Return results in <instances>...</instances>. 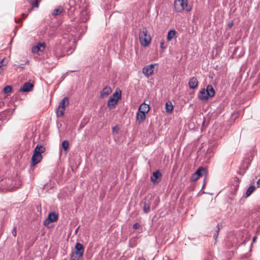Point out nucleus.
Here are the masks:
<instances>
[{
    "mask_svg": "<svg viewBox=\"0 0 260 260\" xmlns=\"http://www.w3.org/2000/svg\"><path fill=\"white\" fill-rule=\"evenodd\" d=\"M215 95V90L211 85H208L207 88L202 89L199 93L198 97L202 101H207L209 98H212Z\"/></svg>",
    "mask_w": 260,
    "mask_h": 260,
    "instance_id": "nucleus-1",
    "label": "nucleus"
},
{
    "mask_svg": "<svg viewBox=\"0 0 260 260\" xmlns=\"http://www.w3.org/2000/svg\"><path fill=\"white\" fill-rule=\"evenodd\" d=\"M84 251L83 245L78 242L75 246V251H73L71 254V260H81Z\"/></svg>",
    "mask_w": 260,
    "mask_h": 260,
    "instance_id": "nucleus-2",
    "label": "nucleus"
},
{
    "mask_svg": "<svg viewBox=\"0 0 260 260\" xmlns=\"http://www.w3.org/2000/svg\"><path fill=\"white\" fill-rule=\"evenodd\" d=\"M174 8L177 12L183 11L189 12L191 10L190 6L188 5V0H176L174 2Z\"/></svg>",
    "mask_w": 260,
    "mask_h": 260,
    "instance_id": "nucleus-3",
    "label": "nucleus"
},
{
    "mask_svg": "<svg viewBox=\"0 0 260 260\" xmlns=\"http://www.w3.org/2000/svg\"><path fill=\"white\" fill-rule=\"evenodd\" d=\"M139 36L140 43L143 47L147 46L150 43L151 38L150 35L148 34L147 29L146 27H143L140 29Z\"/></svg>",
    "mask_w": 260,
    "mask_h": 260,
    "instance_id": "nucleus-4",
    "label": "nucleus"
},
{
    "mask_svg": "<svg viewBox=\"0 0 260 260\" xmlns=\"http://www.w3.org/2000/svg\"><path fill=\"white\" fill-rule=\"evenodd\" d=\"M121 91L120 90H116L115 92L110 97L108 103L107 107L109 109L114 108L117 105L118 101L121 99Z\"/></svg>",
    "mask_w": 260,
    "mask_h": 260,
    "instance_id": "nucleus-5",
    "label": "nucleus"
},
{
    "mask_svg": "<svg viewBox=\"0 0 260 260\" xmlns=\"http://www.w3.org/2000/svg\"><path fill=\"white\" fill-rule=\"evenodd\" d=\"M1 182L2 185H4V189H6L7 190H11L13 189V188L17 187V186L14 185L13 181L10 178L2 179Z\"/></svg>",
    "mask_w": 260,
    "mask_h": 260,
    "instance_id": "nucleus-6",
    "label": "nucleus"
},
{
    "mask_svg": "<svg viewBox=\"0 0 260 260\" xmlns=\"http://www.w3.org/2000/svg\"><path fill=\"white\" fill-rule=\"evenodd\" d=\"M157 66V64H151L148 66L144 67L143 69V73L147 77H149L151 76L154 71L155 67Z\"/></svg>",
    "mask_w": 260,
    "mask_h": 260,
    "instance_id": "nucleus-7",
    "label": "nucleus"
},
{
    "mask_svg": "<svg viewBox=\"0 0 260 260\" xmlns=\"http://www.w3.org/2000/svg\"><path fill=\"white\" fill-rule=\"evenodd\" d=\"M58 219V215L55 212H51L49 213L48 218L44 221V225L56 221Z\"/></svg>",
    "mask_w": 260,
    "mask_h": 260,
    "instance_id": "nucleus-8",
    "label": "nucleus"
},
{
    "mask_svg": "<svg viewBox=\"0 0 260 260\" xmlns=\"http://www.w3.org/2000/svg\"><path fill=\"white\" fill-rule=\"evenodd\" d=\"M43 156L42 155H40L34 152V154L31 157V165L32 166H35L38 163H39L42 159Z\"/></svg>",
    "mask_w": 260,
    "mask_h": 260,
    "instance_id": "nucleus-9",
    "label": "nucleus"
},
{
    "mask_svg": "<svg viewBox=\"0 0 260 260\" xmlns=\"http://www.w3.org/2000/svg\"><path fill=\"white\" fill-rule=\"evenodd\" d=\"M34 85L29 82L25 83L21 88L19 89L20 91L29 92L33 89Z\"/></svg>",
    "mask_w": 260,
    "mask_h": 260,
    "instance_id": "nucleus-10",
    "label": "nucleus"
},
{
    "mask_svg": "<svg viewBox=\"0 0 260 260\" xmlns=\"http://www.w3.org/2000/svg\"><path fill=\"white\" fill-rule=\"evenodd\" d=\"M112 92L111 88L109 86H105L101 91H100V97L101 98H105L109 94H110Z\"/></svg>",
    "mask_w": 260,
    "mask_h": 260,
    "instance_id": "nucleus-11",
    "label": "nucleus"
},
{
    "mask_svg": "<svg viewBox=\"0 0 260 260\" xmlns=\"http://www.w3.org/2000/svg\"><path fill=\"white\" fill-rule=\"evenodd\" d=\"M188 85L191 89H194L198 85V81L196 77H192L189 79Z\"/></svg>",
    "mask_w": 260,
    "mask_h": 260,
    "instance_id": "nucleus-12",
    "label": "nucleus"
},
{
    "mask_svg": "<svg viewBox=\"0 0 260 260\" xmlns=\"http://www.w3.org/2000/svg\"><path fill=\"white\" fill-rule=\"evenodd\" d=\"M146 119V113L138 111L137 113L136 120L139 123H141Z\"/></svg>",
    "mask_w": 260,
    "mask_h": 260,
    "instance_id": "nucleus-13",
    "label": "nucleus"
},
{
    "mask_svg": "<svg viewBox=\"0 0 260 260\" xmlns=\"http://www.w3.org/2000/svg\"><path fill=\"white\" fill-rule=\"evenodd\" d=\"M150 110L149 105L145 104L142 103L139 107L138 111L140 112H142L145 113L146 114L148 113Z\"/></svg>",
    "mask_w": 260,
    "mask_h": 260,
    "instance_id": "nucleus-14",
    "label": "nucleus"
},
{
    "mask_svg": "<svg viewBox=\"0 0 260 260\" xmlns=\"http://www.w3.org/2000/svg\"><path fill=\"white\" fill-rule=\"evenodd\" d=\"M45 151V148L42 145L38 144L36 147L34 152L40 155H42Z\"/></svg>",
    "mask_w": 260,
    "mask_h": 260,
    "instance_id": "nucleus-15",
    "label": "nucleus"
},
{
    "mask_svg": "<svg viewBox=\"0 0 260 260\" xmlns=\"http://www.w3.org/2000/svg\"><path fill=\"white\" fill-rule=\"evenodd\" d=\"M161 174L159 171H156L153 173L152 176L151 177V181L153 183L157 182V179L161 177Z\"/></svg>",
    "mask_w": 260,
    "mask_h": 260,
    "instance_id": "nucleus-16",
    "label": "nucleus"
},
{
    "mask_svg": "<svg viewBox=\"0 0 260 260\" xmlns=\"http://www.w3.org/2000/svg\"><path fill=\"white\" fill-rule=\"evenodd\" d=\"M8 63V60L4 57L0 61V74H2L4 70L6 69V67Z\"/></svg>",
    "mask_w": 260,
    "mask_h": 260,
    "instance_id": "nucleus-17",
    "label": "nucleus"
},
{
    "mask_svg": "<svg viewBox=\"0 0 260 260\" xmlns=\"http://www.w3.org/2000/svg\"><path fill=\"white\" fill-rule=\"evenodd\" d=\"M143 210L144 213H148L150 210V204L149 202H147L146 201L142 202Z\"/></svg>",
    "mask_w": 260,
    "mask_h": 260,
    "instance_id": "nucleus-18",
    "label": "nucleus"
},
{
    "mask_svg": "<svg viewBox=\"0 0 260 260\" xmlns=\"http://www.w3.org/2000/svg\"><path fill=\"white\" fill-rule=\"evenodd\" d=\"M69 98L68 97H65L59 103L58 107L65 108L66 104V106H68L69 105Z\"/></svg>",
    "mask_w": 260,
    "mask_h": 260,
    "instance_id": "nucleus-19",
    "label": "nucleus"
},
{
    "mask_svg": "<svg viewBox=\"0 0 260 260\" xmlns=\"http://www.w3.org/2000/svg\"><path fill=\"white\" fill-rule=\"evenodd\" d=\"M173 110V106L170 101L166 103V110L167 113H170Z\"/></svg>",
    "mask_w": 260,
    "mask_h": 260,
    "instance_id": "nucleus-20",
    "label": "nucleus"
},
{
    "mask_svg": "<svg viewBox=\"0 0 260 260\" xmlns=\"http://www.w3.org/2000/svg\"><path fill=\"white\" fill-rule=\"evenodd\" d=\"M176 34V31L175 30H171L169 31L167 35V40L168 41L172 40L175 36Z\"/></svg>",
    "mask_w": 260,
    "mask_h": 260,
    "instance_id": "nucleus-21",
    "label": "nucleus"
},
{
    "mask_svg": "<svg viewBox=\"0 0 260 260\" xmlns=\"http://www.w3.org/2000/svg\"><path fill=\"white\" fill-rule=\"evenodd\" d=\"M62 11H63L62 7L59 6L53 10V11L52 12V14L54 16H57V15H59L60 14H61V13L62 12Z\"/></svg>",
    "mask_w": 260,
    "mask_h": 260,
    "instance_id": "nucleus-22",
    "label": "nucleus"
},
{
    "mask_svg": "<svg viewBox=\"0 0 260 260\" xmlns=\"http://www.w3.org/2000/svg\"><path fill=\"white\" fill-rule=\"evenodd\" d=\"M41 47L45 49L46 47V44L44 42H40L36 45L34 46L31 49H40Z\"/></svg>",
    "mask_w": 260,
    "mask_h": 260,
    "instance_id": "nucleus-23",
    "label": "nucleus"
},
{
    "mask_svg": "<svg viewBox=\"0 0 260 260\" xmlns=\"http://www.w3.org/2000/svg\"><path fill=\"white\" fill-rule=\"evenodd\" d=\"M65 111V108H60L58 107L56 111V114L57 116H62Z\"/></svg>",
    "mask_w": 260,
    "mask_h": 260,
    "instance_id": "nucleus-24",
    "label": "nucleus"
},
{
    "mask_svg": "<svg viewBox=\"0 0 260 260\" xmlns=\"http://www.w3.org/2000/svg\"><path fill=\"white\" fill-rule=\"evenodd\" d=\"M205 172V169L201 167H199L195 173L198 176V177L200 178L202 176L203 172Z\"/></svg>",
    "mask_w": 260,
    "mask_h": 260,
    "instance_id": "nucleus-25",
    "label": "nucleus"
},
{
    "mask_svg": "<svg viewBox=\"0 0 260 260\" xmlns=\"http://www.w3.org/2000/svg\"><path fill=\"white\" fill-rule=\"evenodd\" d=\"M12 87L11 86L7 85L3 89V92L5 94H8L12 92Z\"/></svg>",
    "mask_w": 260,
    "mask_h": 260,
    "instance_id": "nucleus-26",
    "label": "nucleus"
},
{
    "mask_svg": "<svg viewBox=\"0 0 260 260\" xmlns=\"http://www.w3.org/2000/svg\"><path fill=\"white\" fill-rule=\"evenodd\" d=\"M28 3L34 7L38 8L39 7V2L38 0H27Z\"/></svg>",
    "mask_w": 260,
    "mask_h": 260,
    "instance_id": "nucleus-27",
    "label": "nucleus"
},
{
    "mask_svg": "<svg viewBox=\"0 0 260 260\" xmlns=\"http://www.w3.org/2000/svg\"><path fill=\"white\" fill-rule=\"evenodd\" d=\"M255 187L254 186H250L246 190V194L247 196H250L251 193L254 190Z\"/></svg>",
    "mask_w": 260,
    "mask_h": 260,
    "instance_id": "nucleus-28",
    "label": "nucleus"
},
{
    "mask_svg": "<svg viewBox=\"0 0 260 260\" xmlns=\"http://www.w3.org/2000/svg\"><path fill=\"white\" fill-rule=\"evenodd\" d=\"M69 147V143L67 140H64L62 143V147L65 150L67 151Z\"/></svg>",
    "mask_w": 260,
    "mask_h": 260,
    "instance_id": "nucleus-29",
    "label": "nucleus"
},
{
    "mask_svg": "<svg viewBox=\"0 0 260 260\" xmlns=\"http://www.w3.org/2000/svg\"><path fill=\"white\" fill-rule=\"evenodd\" d=\"M84 15H86V16L85 17H84V18H81V21H84V22L87 21L88 19V18H89V16L87 15V12L86 11H84L82 12L81 15L83 16Z\"/></svg>",
    "mask_w": 260,
    "mask_h": 260,
    "instance_id": "nucleus-30",
    "label": "nucleus"
},
{
    "mask_svg": "<svg viewBox=\"0 0 260 260\" xmlns=\"http://www.w3.org/2000/svg\"><path fill=\"white\" fill-rule=\"evenodd\" d=\"M217 230L215 232V233L214 234V236H214V238L215 239V240H216V239H217V238L218 237V235L219 231L220 230L219 223L217 224Z\"/></svg>",
    "mask_w": 260,
    "mask_h": 260,
    "instance_id": "nucleus-31",
    "label": "nucleus"
},
{
    "mask_svg": "<svg viewBox=\"0 0 260 260\" xmlns=\"http://www.w3.org/2000/svg\"><path fill=\"white\" fill-rule=\"evenodd\" d=\"M199 178V177H198V176L196 174V173H194V174H192L191 177V180L192 181H196Z\"/></svg>",
    "mask_w": 260,
    "mask_h": 260,
    "instance_id": "nucleus-32",
    "label": "nucleus"
},
{
    "mask_svg": "<svg viewBox=\"0 0 260 260\" xmlns=\"http://www.w3.org/2000/svg\"><path fill=\"white\" fill-rule=\"evenodd\" d=\"M119 130V129L117 125H115L112 128L113 132L116 133V134L118 133Z\"/></svg>",
    "mask_w": 260,
    "mask_h": 260,
    "instance_id": "nucleus-33",
    "label": "nucleus"
},
{
    "mask_svg": "<svg viewBox=\"0 0 260 260\" xmlns=\"http://www.w3.org/2000/svg\"><path fill=\"white\" fill-rule=\"evenodd\" d=\"M31 51H32V53L34 54H35L37 53H39V54H40V53L43 52V50H31Z\"/></svg>",
    "mask_w": 260,
    "mask_h": 260,
    "instance_id": "nucleus-34",
    "label": "nucleus"
},
{
    "mask_svg": "<svg viewBox=\"0 0 260 260\" xmlns=\"http://www.w3.org/2000/svg\"><path fill=\"white\" fill-rule=\"evenodd\" d=\"M140 225L138 223H136L134 224L133 226V228L135 230L139 229L140 228Z\"/></svg>",
    "mask_w": 260,
    "mask_h": 260,
    "instance_id": "nucleus-35",
    "label": "nucleus"
},
{
    "mask_svg": "<svg viewBox=\"0 0 260 260\" xmlns=\"http://www.w3.org/2000/svg\"><path fill=\"white\" fill-rule=\"evenodd\" d=\"M234 25V23L233 22H230L228 24V26L229 28H231Z\"/></svg>",
    "mask_w": 260,
    "mask_h": 260,
    "instance_id": "nucleus-36",
    "label": "nucleus"
},
{
    "mask_svg": "<svg viewBox=\"0 0 260 260\" xmlns=\"http://www.w3.org/2000/svg\"><path fill=\"white\" fill-rule=\"evenodd\" d=\"M12 233H13V235L14 236H16V229L15 228H14V229H13V230L12 231Z\"/></svg>",
    "mask_w": 260,
    "mask_h": 260,
    "instance_id": "nucleus-37",
    "label": "nucleus"
},
{
    "mask_svg": "<svg viewBox=\"0 0 260 260\" xmlns=\"http://www.w3.org/2000/svg\"><path fill=\"white\" fill-rule=\"evenodd\" d=\"M27 15V14H25V13H22V19H25L26 18Z\"/></svg>",
    "mask_w": 260,
    "mask_h": 260,
    "instance_id": "nucleus-38",
    "label": "nucleus"
},
{
    "mask_svg": "<svg viewBox=\"0 0 260 260\" xmlns=\"http://www.w3.org/2000/svg\"><path fill=\"white\" fill-rule=\"evenodd\" d=\"M257 185L258 187L260 186V178L257 181Z\"/></svg>",
    "mask_w": 260,
    "mask_h": 260,
    "instance_id": "nucleus-39",
    "label": "nucleus"
},
{
    "mask_svg": "<svg viewBox=\"0 0 260 260\" xmlns=\"http://www.w3.org/2000/svg\"><path fill=\"white\" fill-rule=\"evenodd\" d=\"M138 260H146L145 258L143 257H139L138 259Z\"/></svg>",
    "mask_w": 260,
    "mask_h": 260,
    "instance_id": "nucleus-40",
    "label": "nucleus"
},
{
    "mask_svg": "<svg viewBox=\"0 0 260 260\" xmlns=\"http://www.w3.org/2000/svg\"><path fill=\"white\" fill-rule=\"evenodd\" d=\"M256 239H257L256 237H254L253 238V242H255L256 241Z\"/></svg>",
    "mask_w": 260,
    "mask_h": 260,
    "instance_id": "nucleus-41",
    "label": "nucleus"
},
{
    "mask_svg": "<svg viewBox=\"0 0 260 260\" xmlns=\"http://www.w3.org/2000/svg\"><path fill=\"white\" fill-rule=\"evenodd\" d=\"M21 21V20H20H20H19L18 21H17L16 19H15V22H16V23H18V21Z\"/></svg>",
    "mask_w": 260,
    "mask_h": 260,
    "instance_id": "nucleus-42",
    "label": "nucleus"
},
{
    "mask_svg": "<svg viewBox=\"0 0 260 260\" xmlns=\"http://www.w3.org/2000/svg\"><path fill=\"white\" fill-rule=\"evenodd\" d=\"M238 50H234V51L233 52V54H235V53L236 52V51H237Z\"/></svg>",
    "mask_w": 260,
    "mask_h": 260,
    "instance_id": "nucleus-43",
    "label": "nucleus"
},
{
    "mask_svg": "<svg viewBox=\"0 0 260 260\" xmlns=\"http://www.w3.org/2000/svg\"><path fill=\"white\" fill-rule=\"evenodd\" d=\"M32 8L29 10V12H30Z\"/></svg>",
    "mask_w": 260,
    "mask_h": 260,
    "instance_id": "nucleus-44",
    "label": "nucleus"
}]
</instances>
